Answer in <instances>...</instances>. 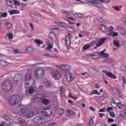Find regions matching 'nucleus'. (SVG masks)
I'll return each instance as SVG.
<instances>
[{
  "label": "nucleus",
  "mask_w": 126,
  "mask_h": 126,
  "mask_svg": "<svg viewBox=\"0 0 126 126\" xmlns=\"http://www.w3.org/2000/svg\"><path fill=\"white\" fill-rule=\"evenodd\" d=\"M123 83H125V84H126V77H125V76H123Z\"/></svg>",
  "instance_id": "obj_61"
},
{
  "label": "nucleus",
  "mask_w": 126,
  "mask_h": 126,
  "mask_svg": "<svg viewBox=\"0 0 126 126\" xmlns=\"http://www.w3.org/2000/svg\"><path fill=\"white\" fill-rule=\"evenodd\" d=\"M42 114L45 117H50L52 114L51 109H45L42 111Z\"/></svg>",
  "instance_id": "obj_11"
},
{
  "label": "nucleus",
  "mask_w": 126,
  "mask_h": 126,
  "mask_svg": "<svg viewBox=\"0 0 126 126\" xmlns=\"http://www.w3.org/2000/svg\"><path fill=\"white\" fill-rule=\"evenodd\" d=\"M49 37L50 39L52 40V41H55V40H56V34H55L53 32L50 33Z\"/></svg>",
  "instance_id": "obj_20"
},
{
  "label": "nucleus",
  "mask_w": 126,
  "mask_h": 126,
  "mask_svg": "<svg viewBox=\"0 0 126 126\" xmlns=\"http://www.w3.org/2000/svg\"><path fill=\"white\" fill-rule=\"evenodd\" d=\"M96 94V95H101V93H98V91L94 90V91L93 92L92 94H91V96L93 95V94Z\"/></svg>",
  "instance_id": "obj_32"
},
{
  "label": "nucleus",
  "mask_w": 126,
  "mask_h": 126,
  "mask_svg": "<svg viewBox=\"0 0 126 126\" xmlns=\"http://www.w3.org/2000/svg\"><path fill=\"white\" fill-rule=\"evenodd\" d=\"M14 80L16 85H21L23 83V75L16 74L14 77Z\"/></svg>",
  "instance_id": "obj_3"
},
{
  "label": "nucleus",
  "mask_w": 126,
  "mask_h": 126,
  "mask_svg": "<svg viewBox=\"0 0 126 126\" xmlns=\"http://www.w3.org/2000/svg\"><path fill=\"white\" fill-rule=\"evenodd\" d=\"M102 72L105 73V74H106L108 77H110V78H113V79H117V76L114 75L113 73L110 72H107V71L104 70L102 71Z\"/></svg>",
  "instance_id": "obj_15"
},
{
  "label": "nucleus",
  "mask_w": 126,
  "mask_h": 126,
  "mask_svg": "<svg viewBox=\"0 0 126 126\" xmlns=\"http://www.w3.org/2000/svg\"><path fill=\"white\" fill-rule=\"evenodd\" d=\"M120 33L124 35V34H126V29L122 28L120 29Z\"/></svg>",
  "instance_id": "obj_34"
},
{
  "label": "nucleus",
  "mask_w": 126,
  "mask_h": 126,
  "mask_svg": "<svg viewBox=\"0 0 126 126\" xmlns=\"http://www.w3.org/2000/svg\"><path fill=\"white\" fill-rule=\"evenodd\" d=\"M52 85L53 84H52V83H51V82L47 81L45 83V86H46L47 87H51Z\"/></svg>",
  "instance_id": "obj_33"
},
{
  "label": "nucleus",
  "mask_w": 126,
  "mask_h": 126,
  "mask_svg": "<svg viewBox=\"0 0 126 126\" xmlns=\"http://www.w3.org/2000/svg\"><path fill=\"white\" fill-rule=\"evenodd\" d=\"M103 3V0H93L90 4L96 7H101V3Z\"/></svg>",
  "instance_id": "obj_7"
},
{
  "label": "nucleus",
  "mask_w": 126,
  "mask_h": 126,
  "mask_svg": "<svg viewBox=\"0 0 126 126\" xmlns=\"http://www.w3.org/2000/svg\"><path fill=\"white\" fill-rule=\"evenodd\" d=\"M95 45V42L94 41H93L91 43H90V47H92L93 46H94Z\"/></svg>",
  "instance_id": "obj_58"
},
{
  "label": "nucleus",
  "mask_w": 126,
  "mask_h": 126,
  "mask_svg": "<svg viewBox=\"0 0 126 126\" xmlns=\"http://www.w3.org/2000/svg\"><path fill=\"white\" fill-rule=\"evenodd\" d=\"M35 116V113H34L32 111L28 112L26 114V118H27L28 119H30V118H33Z\"/></svg>",
  "instance_id": "obj_17"
},
{
  "label": "nucleus",
  "mask_w": 126,
  "mask_h": 126,
  "mask_svg": "<svg viewBox=\"0 0 126 126\" xmlns=\"http://www.w3.org/2000/svg\"><path fill=\"white\" fill-rule=\"evenodd\" d=\"M52 29H54L55 30H58V29H59V27L56 26H53L52 27Z\"/></svg>",
  "instance_id": "obj_59"
},
{
  "label": "nucleus",
  "mask_w": 126,
  "mask_h": 126,
  "mask_svg": "<svg viewBox=\"0 0 126 126\" xmlns=\"http://www.w3.org/2000/svg\"><path fill=\"white\" fill-rule=\"evenodd\" d=\"M121 116L122 117H126V110H124L121 112Z\"/></svg>",
  "instance_id": "obj_42"
},
{
  "label": "nucleus",
  "mask_w": 126,
  "mask_h": 126,
  "mask_svg": "<svg viewBox=\"0 0 126 126\" xmlns=\"http://www.w3.org/2000/svg\"><path fill=\"white\" fill-rule=\"evenodd\" d=\"M123 46L126 48V41H123L122 43Z\"/></svg>",
  "instance_id": "obj_64"
},
{
  "label": "nucleus",
  "mask_w": 126,
  "mask_h": 126,
  "mask_svg": "<svg viewBox=\"0 0 126 126\" xmlns=\"http://www.w3.org/2000/svg\"><path fill=\"white\" fill-rule=\"evenodd\" d=\"M19 13H20V12L18 10H11L9 11L10 15H12L13 14H18Z\"/></svg>",
  "instance_id": "obj_22"
},
{
  "label": "nucleus",
  "mask_w": 126,
  "mask_h": 126,
  "mask_svg": "<svg viewBox=\"0 0 126 126\" xmlns=\"http://www.w3.org/2000/svg\"><path fill=\"white\" fill-rule=\"evenodd\" d=\"M65 42L66 43V45L67 48H68V47H70L71 41H70V37L68 35H67L65 38Z\"/></svg>",
  "instance_id": "obj_16"
},
{
  "label": "nucleus",
  "mask_w": 126,
  "mask_h": 126,
  "mask_svg": "<svg viewBox=\"0 0 126 126\" xmlns=\"http://www.w3.org/2000/svg\"><path fill=\"white\" fill-rule=\"evenodd\" d=\"M118 95L119 97H120V98H121L122 99L124 98V96L123 95V94H122V93L121 94H118Z\"/></svg>",
  "instance_id": "obj_63"
},
{
  "label": "nucleus",
  "mask_w": 126,
  "mask_h": 126,
  "mask_svg": "<svg viewBox=\"0 0 126 126\" xmlns=\"http://www.w3.org/2000/svg\"><path fill=\"white\" fill-rule=\"evenodd\" d=\"M90 48V45H85L82 47L83 51H86V50H88Z\"/></svg>",
  "instance_id": "obj_39"
},
{
  "label": "nucleus",
  "mask_w": 126,
  "mask_h": 126,
  "mask_svg": "<svg viewBox=\"0 0 126 126\" xmlns=\"http://www.w3.org/2000/svg\"><path fill=\"white\" fill-rule=\"evenodd\" d=\"M34 83H32V82H29V83H27L25 85V88H29V87H31V86L34 85Z\"/></svg>",
  "instance_id": "obj_25"
},
{
  "label": "nucleus",
  "mask_w": 126,
  "mask_h": 126,
  "mask_svg": "<svg viewBox=\"0 0 126 126\" xmlns=\"http://www.w3.org/2000/svg\"><path fill=\"white\" fill-rule=\"evenodd\" d=\"M115 89L118 95V94H120L122 93V92H121V90H120V89H118V88H115Z\"/></svg>",
  "instance_id": "obj_45"
},
{
  "label": "nucleus",
  "mask_w": 126,
  "mask_h": 126,
  "mask_svg": "<svg viewBox=\"0 0 126 126\" xmlns=\"http://www.w3.org/2000/svg\"><path fill=\"white\" fill-rule=\"evenodd\" d=\"M110 117H111L112 118H115V116H116V114H115L114 112H111L110 113Z\"/></svg>",
  "instance_id": "obj_53"
},
{
  "label": "nucleus",
  "mask_w": 126,
  "mask_h": 126,
  "mask_svg": "<svg viewBox=\"0 0 126 126\" xmlns=\"http://www.w3.org/2000/svg\"><path fill=\"white\" fill-rule=\"evenodd\" d=\"M115 122V120L112 118H108L107 121V123H114Z\"/></svg>",
  "instance_id": "obj_44"
},
{
  "label": "nucleus",
  "mask_w": 126,
  "mask_h": 126,
  "mask_svg": "<svg viewBox=\"0 0 126 126\" xmlns=\"http://www.w3.org/2000/svg\"><path fill=\"white\" fill-rule=\"evenodd\" d=\"M53 49V46H52V44L51 43L47 44V47L45 48V50L47 51H50L52 52V50Z\"/></svg>",
  "instance_id": "obj_26"
},
{
  "label": "nucleus",
  "mask_w": 126,
  "mask_h": 126,
  "mask_svg": "<svg viewBox=\"0 0 126 126\" xmlns=\"http://www.w3.org/2000/svg\"><path fill=\"white\" fill-rule=\"evenodd\" d=\"M104 53H105V50H103L101 52H97V53L98 55H101V56H103L104 55Z\"/></svg>",
  "instance_id": "obj_49"
},
{
  "label": "nucleus",
  "mask_w": 126,
  "mask_h": 126,
  "mask_svg": "<svg viewBox=\"0 0 126 126\" xmlns=\"http://www.w3.org/2000/svg\"><path fill=\"white\" fill-rule=\"evenodd\" d=\"M26 111H27V108L24 106L21 108V112L22 114H25L26 113Z\"/></svg>",
  "instance_id": "obj_30"
},
{
  "label": "nucleus",
  "mask_w": 126,
  "mask_h": 126,
  "mask_svg": "<svg viewBox=\"0 0 126 126\" xmlns=\"http://www.w3.org/2000/svg\"><path fill=\"white\" fill-rule=\"evenodd\" d=\"M33 121L35 124H42L44 121V118L42 116H36L33 118Z\"/></svg>",
  "instance_id": "obj_8"
},
{
  "label": "nucleus",
  "mask_w": 126,
  "mask_h": 126,
  "mask_svg": "<svg viewBox=\"0 0 126 126\" xmlns=\"http://www.w3.org/2000/svg\"><path fill=\"white\" fill-rule=\"evenodd\" d=\"M39 95H39V94L37 95V98L41 99V100H42V104H43L44 105H49V104H50V101L49 99H43V96L39 97Z\"/></svg>",
  "instance_id": "obj_12"
},
{
  "label": "nucleus",
  "mask_w": 126,
  "mask_h": 126,
  "mask_svg": "<svg viewBox=\"0 0 126 126\" xmlns=\"http://www.w3.org/2000/svg\"><path fill=\"white\" fill-rule=\"evenodd\" d=\"M114 8L115 9V10H116L117 11H120V7H118L117 6H116L115 7H114Z\"/></svg>",
  "instance_id": "obj_60"
},
{
  "label": "nucleus",
  "mask_w": 126,
  "mask_h": 126,
  "mask_svg": "<svg viewBox=\"0 0 126 126\" xmlns=\"http://www.w3.org/2000/svg\"><path fill=\"white\" fill-rule=\"evenodd\" d=\"M18 120L21 126H26V125H27V122H26V121H25V119L22 118H19Z\"/></svg>",
  "instance_id": "obj_19"
},
{
  "label": "nucleus",
  "mask_w": 126,
  "mask_h": 126,
  "mask_svg": "<svg viewBox=\"0 0 126 126\" xmlns=\"http://www.w3.org/2000/svg\"><path fill=\"white\" fill-rule=\"evenodd\" d=\"M71 67L70 66V65H68V64H63V65H61L60 66V68H61L62 69V70H64L65 71H66L67 70H69V69H70V68Z\"/></svg>",
  "instance_id": "obj_13"
},
{
  "label": "nucleus",
  "mask_w": 126,
  "mask_h": 126,
  "mask_svg": "<svg viewBox=\"0 0 126 126\" xmlns=\"http://www.w3.org/2000/svg\"><path fill=\"white\" fill-rule=\"evenodd\" d=\"M34 87H32L29 90V94H33V93H34Z\"/></svg>",
  "instance_id": "obj_38"
},
{
  "label": "nucleus",
  "mask_w": 126,
  "mask_h": 126,
  "mask_svg": "<svg viewBox=\"0 0 126 126\" xmlns=\"http://www.w3.org/2000/svg\"><path fill=\"white\" fill-rule=\"evenodd\" d=\"M15 5H20V2H19V1L17 0H12Z\"/></svg>",
  "instance_id": "obj_41"
},
{
  "label": "nucleus",
  "mask_w": 126,
  "mask_h": 126,
  "mask_svg": "<svg viewBox=\"0 0 126 126\" xmlns=\"http://www.w3.org/2000/svg\"><path fill=\"white\" fill-rule=\"evenodd\" d=\"M63 13L66 15V16L68 17L69 16V15H70V14H69V13H68V12L67 11H64V12H63Z\"/></svg>",
  "instance_id": "obj_52"
},
{
  "label": "nucleus",
  "mask_w": 126,
  "mask_h": 126,
  "mask_svg": "<svg viewBox=\"0 0 126 126\" xmlns=\"http://www.w3.org/2000/svg\"><path fill=\"white\" fill-rule=\"evenodd\" d=\"M52 76L55 80H59L61 77V72L58 69L53 70L52 72Z\"/></svg>",
  "instance_id": "obj_5"
},
{
  "label": "nucleus",
  "mask_w": 126,
  "mask_h": 126,
  "mask_svg": "<svg viewBox=\"0 0 126 126\" xmlns=\"http://www.w3.org/2000/svg\"><path fill=\"white\" fill-rule=\"evenodd\" d=\"M2 87L5 91H10L12 89V83L10 81H6L3 83Z\"/></svg>",
  "instance_id": "obj_4"
},
{
  "label": "nucleus",
  "mask_w": 126,
  "mask_h": 126,
  "mask_svg": "<svg viewBox=\"0 0 126 126\" xmlns=\"http://www.w3.org/2000/svg\"><path fill=\"white\" fill-rule=\"evenodd\" d=\"M6 123V125H7V126H12V124H11V123L10 122H9L8 120H6L5 121Z\"/></svg>",
  "instance_id": "obj_47"
},
{
  "label": "nucleus",
  "mask_w": 126,
  "mask_h": 126,
  "mask_svg": "<svg viewBox=\"0 0 126 126\" xmlns=\"http://www.w3.org/2000/svg\"><path fill=\"white\" fill-rule=\"evenodd\" d=\"M58 113L59 114H63V108H59L58 109Z\"/></svg>",
  "instance_id": "obj_51"
},
{
  "label": "nucleus",
  "mask_w": 126,
  "mask_h": 126,
  "mask_svg": "<svg viewBox=\"0 0 126 126\" xmlns=\"http://www.w3.org/2000/svg\"><path fill=\"white\" fill-rule=\"evenodd\" d=\"M94 126H102V122H98L95 124Z\"/></svg>",
  "instance_id": "obj_50"
},
{
  "label": "nucleus",
  "mask_w": 126,
  "mask_h": 126,
  "mask_svg": "<svg viewBox=\"0 0 126 126\" xmlns=\"http://www.w3.org/2000/svg\"><path fill=\"white\" fill-rule=\"evenodd\" d=\"M66 113V117L70 118V119H74L75 116H76V113L73 111L72 110H67Z\"/></svg>",
  "instance_id": "obj_9"
},
{
  "label": "nucleus",
  "mask_w": 126,
  "mask_h": 126,
  "mask_svg": "<svg viewBox=\"0 0 126 126\" xmlns=\"http://www.w3.org/2000/svg\"><path fill=\"white\" fill-rule=\"evenodd\" d=\"M90 110H91V111H92L93 112H95V108H94L93 106H90Z\"/></svg>",
  "instance_id": "obj_57"
},
{
  "label": "nucleus",
  "mask_w": 126,
  "mask_h": 126,
  "mask_svg": "<svg viewBox=\"0 0 126 126\" xmlns=\"http://www.w3.org/2000/svg\"><path fill=\"white\" fill-rule=\"evenodd\" d=\"M25 80L27 82H32V84L35 83V80L31 74H27L25 76Z\"/></svg>",
  "instance_id": "obj_6"
},
{
  "label": "nucleus",
  "mask_w": 126,
  "mask_h": 126,
  "mask_svg": "<svg viewBox=\"0 0 126 126\" xmlns=\"http://www.w3.org/2000/svg\"><path fill=\"white\" fill-rule=\"evenodd\" d=\"M67 31H68L69 32H73V31H74V30L73 29V28L70 27H68L67 28H66Z\"/></svg>",
  "instance_id": "obj_40"
},
{
  "label": "nucleus",
  "mask_w": 126,
  "mask_h": 126,
  "mask_svg": "<svg viewBox=\"0 0 126 126\" xmlns=\"http://www.w3.org/2000/svg\"><path fill=\"white\" fill-rule=\"evenodd\" d=\"M119 35V32H114L113 33V36L114 37H117V36H118Z\"/></svg>",
  "instance_id": "obj_54"
},
{
  "label": "nucleus",
  "mask_w": 126,
  "mask_h": 126,
  "mask_svg": "<svg viewBox=\"0 0 126 126\" xmlns=\"http://www.w3.org/2000/svg\"><path fill=\"white\" fill-rule=\"evenodd\" d=\"M45 76V70L42 68H37L34 71V77L37 79L43 78Z\"/></svg>",
  "instance_id": "obj_2"
},
{
  "label": "nucleus",
  "mask_w": 126,
  "mask_h": 126,
  "mask_svg": "<svg viewBox=\"0 0 126 126\" xmlns=\"http://www.w3.org/2000/svg\"><path fill=\"white\" fill-rule=\"evenodd\" d=\"M8 37L9 39H13V34H12V33H9L8 35Z\"/></svg>",
  "instance_id": "obj_48"
},
{
  "label": "nucleus",
  "mask_w": 126,
  "mask_h": 126,
  "mask_svg": "<svg viewBox=\"0 0 126 126\" xmlns=\"http://www.w3.org/2000/svg\"><path fill=\"white\" fill-rule=\"evenodd\" d=\"M109 30L108 32H109V33H108V36H112V32H113V30H114V28L113 26H110L109 27Z\"/></svg>",
  "instance_id": "obj_27"
},
{
  "label": "nucleus",
  "mask_w": 126,
  "mask_h": 126,
  "mask_svg": "<svg viewBox=\"0 0 126 126\" xmlns=\"http://www.w3.org/2000/svg\"><path fill=\"white\" fill-rule=\"evenodd\" d=\"M6 28H7L8 29H10V28L12 27V25L9 22H6Z\"/></svg>",
  "instance_id": "obj_35"
},
{
  "label": "nucleus",
  "mask_w": 126,
  "mask_h": 126,
  "mask_svg": "<svg viewBox=\"0 0 126 126\" xmlns=\"http://www.w3.org/2000/svg\"><path fill=\"white\" fill-rule=\"evenodd\" d=\"M116 105L118 107V109H120V110L123 109L125 107V105L122 104L121 102H118V103H116Z\"/></svg>",
  "instance_id": "obj_24"
},
{
  "label": "nucleus",
  "mask_w": 126,
  "mask_h": 126,
  "mask_svg": "<svg viewBox=\"0 0 126 126\" xmlns=\"http://www.w3.org/2000/svg\"><path fill=\"white\" fill-rule=\"evenodd\" d=\"M107 40V37H104L100 39V40L98 41V43H101L102 45L105 43V41Z\"/></svg>",
  "instance_id": "obj_28"
},
{
  "label": "nucleus",
  "mask_w": 126,
  "mask_h": 126,
  "mask_svg": "<svg viewBox=\"0 0 126 126\" xmlns=\"http://www.w3.org/2000/svg\"><path fill=\"white\" fill-rule=\"evenodd\" d=\"M101 87V86L99 85V84L98 83H96L95 85V88H97V89H99V88Z\"/></svg>",
  "instance_id": "obj_56"
},
{
  "label": "nucleus",
  "mask_w": 126,
  "mask_h": 126,
  "mask_svg": "<svg viewBox=\"0 0 126 126\" xmlns=\"http://www.w3.org/2000/svg\"><path fill=\"white\" fill-rule=\"evenodd\" d=\"M60 93L61 94H63V87H61L60 88Z\"/></svg>",
  "instance_id": "obj_55"
},
{
  "label": "nucleus",
  "mask_w": 126,
  "mask_h": 126,
  "mask_svg": "<svg viewBox=\"0 0 126 126\" xmlns=\"http://www.w3.org/2000/svg\"><path fill=\"white\" fill-rule=\"evenodd\" d=\"M121 69L122 70V71H126V66L125 65H123L121 67Z\"/></svg>",
  "instance_id": "obj_46"
},
{
  "label": "nucleus",
  "mask_w": 126,
  "mask_h": 126,
  "mask_svg": "<svg viewBox=\"0 0 126 126\" xmlns=\"http://www.w3.org/2000/svg\"><path fill=\"white\" fill-rule=\"evenodd\" d=\"M89 126H94V121L93 119H91L90 121V122L88 124Z\"/></svg>",
  "instance_id": "obj_36"
},
{
  "label": "nucleus",
  "mask_w": 126,
  "mask_h": 126,
  "mask_svg": "<svg viewBox=\"0 0 126 126\" xmlns=\"http://www.w3.org/2000/svg\"><path fill=\"white\" fill-rule=\"evenodd\" d=\"M100 28L103 33H108V32H109L108 28H107L105 25H101L100 26Z\"/></svg>",
  "instance_id": "obj_18"
},
{
  "label": "nucleus",
  "mask_w": 126,
  "mask_h": 126,
  "mask_svg": "<svg viewBox=\"0 0 126 126\" xmlns=\"http://www.w3.org/2000/svg\"><path fill=\"white\" fill-rule=\"evenodd\" d=\"M9 104L12 106H15L20 102V97L18 95H13L9 97Z\"/></svg>",
  "instance_id": "obj_1"
},
{
  "label": "nucleus",
  "mask_w": 126,
  "mask_h": 126,
  "mask_svg": "<svg viewBox=\"0 0 126 126\" xmlns=\"http://www.w3.org/2000/svg\"><path fill=\"white\" fill-rule=\"evenodd\" d=\"M6 3L8 5V6H12V2L9 0H6Z\"/></svg>",
  "instance_id": "obj_37"
},
{
  "label": "nucleus",
  "mask_w": 126,
  "mask_h": 126,
  "mask_svg": "<svg viewBox=\"0 0 126 126\" xmlns=\"http://www.w3.org/2000/svg\"><path fill=\"white\" fill-rule=\"evenodd\" d=\"M74 16L76 18H80V17H82V16H83V14L80 13H76L74 14Z\"/></svg>",
  "instance_id": "obj_29"
},
{
  "label": "nucleus",
  "mask_w": 126,
  "mask_h": 126,
  "mask_svg": "<svg viewBox=\"0 0 126 126\" xmlns=\"http://www.w3.org/2000/svg\"><path fill=\"white\" fill-rule=\"evenodd\" d=\"M66 79L67 82H71V81H73L75 79L74 76L70 73H66Z\"/></svg>",
  "instance_id": "obj_10"
},
{
  "label": "nucleus",
  "mask_w": 126,
  "mask_h": 126,
  "mask_svg": "<svg viewBox=\"0 0 126 126\" xmlns=\"http://www.w3.org/2000/svg\"><path fill=\"white\" fill-rule=\"evenodd\" d=\"M7 17V13L6 12H4L1 14V16H0V19L1 18V17Z\"/></svg>",
  "instance_id": "obj_43"
},
{
  "label": "nucleus",
  "mask_w": 126,
  "mask_h": 126,
  "mask_svg": "<svg viewBox=\"0 0 126 126\" xmlns=\"http://www.w3.org/2000/svg\"><path fill=\"white\" fill-rule=\"evenodd\" d=\"M34 42L35 43H36V44H41V45H43L44 44V42H43L42 41H40L39 39H35Z\"/></svg>",
  "instance_id": "obj_31"
},
{
  "label": "nucleus",
  "mask_w": 126,
  "mask_h": 126,
  "mask_svg": "<svg viewBox=\"0 0 126 126\" xmlns=\"http://www.w3.org/2000/svg\"><path fill=\"white\" fill-rule=\"evenodd\" d=\"M25 53L26 54H32L34 51V48L31 46H27L25 47Z\"/></svg>",
  "instance_id": "obj_14"
},
{
  "label": "nucleus",
  "mask_w": 126,
  "mask_h": 126,
  "mask_svg": "<svg viewBox=\"0 0 126 126\" xmlns=\"http://www.w3.org/2000/svg\"><path fill=\"white\" fill-rule=\"evenodd\" d=\"M120 41L119 40H113V44L114 46H116L117 48H120L121 45L120 44Z\"/></svg>",
  "instance_id": "obj_23"
},
{
  "label": "nucleus",
  "mask_w": 126,
  "mask_h": 126,
  "mask_svg": "<svg viewBox=\"0 0 126 126\" xmlns=\"http://www.w3.org/2000/svg\"><path fill=\"white\" fill-rule=\"evenodd\" d=\"M113 109L112 107H109L107 108V112H109V111H113Z\"/></svg>",
  "instance_id": "obj_62"
},
{
  "label": "nucleus",
  "mask_w": 126,
  "mask_h": 126,
  "mask_svg": "<svg viewBox=\"0 0 126 126\" xmlns=\"http://www.w3.org/2000/svg\"><path fill=\"white\" fill-rule=\"evenodd\" d=\"M0 64L2 66H6V65H8V64H9V63L4 60H0Z\"/></svg>",
  "instance_id": "obj_21"
}]
</instances>
